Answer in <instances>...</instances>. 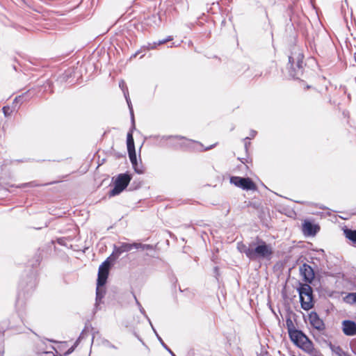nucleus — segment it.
I'll return each instance as SVG.
<instances>
[{
	"label": "nucleus",
	"instance_id": "2f4dec72",
	"mask_svg": "<svg viewBox=\"0 0 356 356\" xmlns=\"http://www.w3.org/2000/svg\"><path fill=\"white\" fill-rule=\"evenodd\" d=\"M341 350V348L339 346L337 347V351Z\"/></svg>",
	"mask_w": 356,
	"mask_h": 356
},
{
	"label": "nucleus",
	"instance_id": "a211bd4d",
	"mask_svg": "<svg viewBox=\"0 0 356 356\" xmlns=\"http://www.w3.org/2000/svg\"><path fill=\"white\" fill-rule=\"evenodd\" d=\"M124 95L125 97L126 101L127 102V104H128L129 110H130V113H131V118H132V122H133V123H134V112H133V108H132L131 103L130 99L129 97L128 92H124Z\"/></svg>",
	"mask_w": 356,
	"mask_h": 356
},
{
	"label": "nucleus",
	"instance_id": "4be33fe9",
	"mask_svg": "<svg viewBox=\"0 0 356 356\" xmlns=\"http://www.w3.org/2000/svg\"><path fill=\"white\" fill-rule=\"evenodd\" d=\"M3 112L4 115H5V116L10 115V108L8 106H4L3 108Z\"/></svg>",
	"mask_w": 356,
	"mask_h": 356
},
{
	"label": "nucleus",
	"instance_id": "f03ea898",
	"mask_svg": "<svg viewBox=\"0 0 356 356\" xmlns=\"http://www.w3.org/2000/svg\"><path fill=\"white\" fill-rule=\"evenodd\" d=\"M286 325L291 340L295 345L307 353H312L314 348L312 341L301 330L296 329L295 325L289 316L286 319Z\"/></svg>",
	"mask_w": 356,
	"mask_h": 356
},
{
	"label": "nucleus",
	"instance_id": "2eb2a0df",
	"mask_svg": "<svg viewBox=\"0 0 356 356\" xmlns=\"http://www.w3.org/2000/svg\"><path fill=\"white\" fill-rule=\"evenodd\" d=\"M127 150L131 151L132 149H135L134 140L133 134H132L131 131H130L127 134Z\"/></svg>",
	"mask_w": 356,
	"mask_h": 356
},
{
	"label": "nucleus",
	"instance_id": "20e7f679",
	"mask_svg": "<svg viewBox=\"0 0 356 356\" xmlns=\"http://www.w3.org/2000/svg\"><path fill=\"white\" fill-rule=\"evenodd\" d=\"M300 296L301 307L304 310H309L314 306L313 303V291L312 287L307 283L301 284L298 288Z\"/></svg>",
	"mask_w": 356,
	"mask_h": 356
},
{
	"label": "nucleus",
	"instance_id": "aec40b11",
	"mask_svg": "<svg viewBox=\"0 0 356 356\" xmlns=\"http://www.w3.org/2000/svg\"><path fill=\"white\" fill-rule=\"evenodd\" d=\"M153 330L154 332H155L158 339L160 341V342L161 343L162 346L172 355V356H176L174 353L165 345V343L163 341L162 339L159 336V334H157L156 331L155 330L154 328H153Z\"/></svg>",
	"mask_w": 356,
	"mask_h": 356
},
{
	"label": "nucleus",
	"instance_id": "9b49d317",
	"mask_svg": "<svg viewBox=\"0 0 356 356\" xmlns=\"http://www.w3.org/2000/svg\"><path fill=\"white\" fill-rule=\"evenodd\" d=\"M341 330L346 336H354L356 334V323L351 320H344L341 323Z\"/></svg>",
	"mask_w": 356,
	"mask_h": 356
},
{
	"label": "nucleus",
	"instance_id": "393cba45",
	"mask_svg": "<svg viewBox=\"0 0 356 356\" xmlns=\"http://www.w3.org/2000/svg\"><path fill=\"white\" fill-rule=\"evenodd\" d=\"M250 137H246V138L244 139V140H245V149H247V148H248V145L250 144V142H248V141H247L248 140H250Z\"/></svg>",
	"mask_w": 356,
	"mask_h": 356
},
{
	"label": "nucleus",
	"instance_id": "f257e3e1",
	"mask_svg": "<svg viewBox=\"0 0 356 356\" xmlns=\"http://www.w3.org/2000/svg\"><path fill=\"white\" fill-rule=\"evenodd\" d=\"M237 249L251 261L270 260L274 253L272 245L259 237L248 245L238 243Z\"/></svg>",
	"mask_w": 356,
	"mask_h": 356
},
{
	"label": "nucleus",
	"instance_id": "412c9836",
	"mask_svg": "<svg viewBox=\"0 0 356 356\" xmlns=\"http://www.w3.org/2000/svg\"><path fill=\"white\" fill-rule=\"evenodd\" d=\"M135 172L138 174H143L145 170H144V168L142 165L139 166L138 164L137 163V165H132Z\"/></svg>",
	"mask_w": 356,
	"mask_h": 356
},
{
	"label": "nucleus",
	"instance_id": "473e14b6",
	"mask_svg": "<svg viewBox=\"0 0 356 356\" xmlns=\"http://www.w3.org/2000/svg\"><path fill=\"white\" fill-rule=\"evenodd\" d=\"M4 353V351L3 350L2 352L0 351V355H3Z\"/></svg>",
	"mask_w": 356,
	"mask_h": 356
},
{
	"label": "nucleus",
	"instance_id": "f8f14e48",
	"mask_svg": "<svg viewBox=\"0 0 356 356\" xmlns=\"http://www.w3.org/2000/svg\"><path fill=\"white\" fill-rule=\"evenodd\" d=\"M317 225L312 224L310 222H305L302 225V231L305 234L307 235H315L318 230Z\"/></svg>",
	"mask_w": 356,
	"mask_h": 356
},
{
	"label": "nucleus",
	"instance_id": "6ab92c4d",
	"mask_svg": "<svg viewBox=\"0 0 356 356\" xmlns=\"http://www.w3.org/2000/svg\"><path fill=\"white\" fill-rule=\"evenodd\" d=\"M346 301L348 303L353 304L356 302V293H350L346 296Z\"/></svg>",
	"mask_w": 356,
	"mask_h": 356
},
{
	"label": "nucleus",
	"instance_id": "5701e85b",
	"mask_svg": "<svg viewBox=\"0 0 356 356\" xmlns=\"http://www.w3.org/2000/svg\"><path fill=\"white\" fill-rule=\"evenodd\" d=\"M119 86H120V87L122 88V90H123V92H128V91H127V88H126V90L124 89V88L126 86V83H125V82H124L123 80H122V81H120V83H119Z\"/></svg>",
	"mask_w": 356,
	"mask_h": 356
},
{
	"label": "nucleus",
	"instance_id": "bb28decb",
	"mask_svg": "<svg viewBox=\"0 0 356 356\" xmlns=\"http://www.w3.org/2000/svg\"><path fill=\"white\" fill-rule=\"evenodd\" d=\"M26 185H29V186H38V184H35V182H30V183L24 184V186H26Z\"/></svg>",
	"mask_w": 356,
	"mask_h": 356
},
{
	"label": "nucleus",
	"instance_id": "dca6fc26",
	"mask_svg": "<svg viewBox=\"0 0 356 356\" xmlns=\"http://www.w3.org/2000/svg\"><path fill=\"white\" fill-rule=\"evenodd\" d=\"M127 151H128L129 159H130V161H131L132 165H137V159H136V150L132 149L131 151V150H127Z\"/></svg>",
	"mask_w": 356,
	"mask_h": 356
},
{
	"label": "nucleus",
	"instance_id": "c85d7f7f",
	"mask_svg": "<svg viewBox=\"0 0 356 356\" xmlns=\"http://www.w3.org/2000/svg\"><path fill=\"white\" fill-rule=\"evenodd\" d=\"M21 99H22V96H19V97H17L15 99V101H19Z\"/></svg>",
	"mask_w": 356,
	"mask_h": 356
},
{
	"label": "nucleus",
	"instance_id": "0eeeda50",
	"mask_svg": "<svg viewBox=\"0 0 356 356\" xmlns=\"http://www.w3.org/2000/svg\"><path fill=\"white\" fill-rule=\"evenodd\" d=\"M133 248L139 249L142 248L143 250H148L151 248L149 245L142 244L140 243H120L119 245L114 247L113 254H115L117 257L120 256L123 252H129Z\"/></svg>",
	"mask_w": 356,
	"mask_h": 356
},
{
	"label": "nucleus",
	"instance_id": "7c9ffc66",
	"mask_svg": "<svg viewBox=\"0 0 356 356\" xmlns=\"http://www.w3.org/2000/svg\"><path fill=\"white\" fill-rule=\"evenodd\" d=\"M341 350V348L339 346L337 347V351Z\"/></svg>",
	"mask_w": 356,
	"mask_h": 356
},
{
	"label": "nucleus",
	"instance_id": "9d476101",
	"mask_svg": "<svg viewBox=\"0 0 356 356\" xmlns=\"http://www.w3.org/2000/svg\"><path fill=\"white\" fill-rule=\"evenodd\" d=\"M300 273L302 276L304 280L309 284L313 282L315 277L314 269L307 264H303L300 267Z\"/></svg>",
	"mask_w": 356,
	"mask_h": 356
},
{
	"label": "nucleus",
	"instance_id": "c756f323",
	"mask_svg": "<svg viewBox=\"0 0 356 356\" xmlns=\"http://www.w3.org/2000/svg\"><path fill=\"white\" fill-rule=\"evenodd\" d=\"M213 147H214V145H211V146H210V147H207V148L205 149V150L210 149H211Z\"/></svg>",
	"mask_w": 356,
	"mask_h": 356
},
{
	"label": "nucleus",
	"instance_id": "39448f33",
	"mask_svg": "<svg viewBox=\"0 0 356 356\" xmlns=\"http://www.w3.org/2000/svg\"><path fill=\"white\" fill-rule=\"evenodd\" d=\"M303 54L300 52H296L289 56V63L291 70L290 75L293 78L298 76L302 73L303 67Z\"/></svg>",
	"mask_w": 356,
	"mask_h": 356
},
{
	"label": "nucleus",
	"instance_id": "4468645a",
	"mask_svg": "<svg viewBox=\"0 0 356 356\" xmlns=\"http://www.w3.org/2000/svg\"><path fill=\"white\" fill-rule=\"evenodd\" d=\"M344 234L346 237L351 241L355 246H356V230L350 229H344Z\"/></svg>",
	"mask_w": 356,
	"mask_h": 356
},
{
	"label": "nucleus",
	"instance_id": "7ed1b4c3",
	"mask_svg": "<svg viewBox=\"0 0 356 356\" xmlns=\"http://www.w3.org/2000/svg\"><path fill=\"white\" fill-rule=\"evenodd\" d=\"M110 268V263L108 260L104 261L99 267L98 277L96 289V301L100 300L104 295V290L102 288L106 282Z\"/></svg>",
	"mask_w": 356,
	"mask_h": 356
},
{
	"label": "nucleus",
	"instance_id": "f3484780",
	"mask_svg": "<svg viewBox=\"0 0 356 356\" xmlns=\"http://www.w3.org/2000/svg\"><path fill=\"white\" fill-rule=\"evenodd\" d=\"M134 298L136 300V302L137 305L138 306V308H139V310H140V313L148 320V321L149 322V323H150V325H151V326H152V327L153 329L154 327H153V325H152V323L150 321V319L148 318V316H147V315L144 308L142 307L140 303L138 302V300H137L136 296H134Z\"/></svg>",
	"mask_w": 356,
	"mask_h": 356
},
{
	"label": "nucleus",
	"instance_id": "72a5a7b5",
	"mask_svg": "<svg viewBox=\"0 0 356 356\" xmlns=\"http://www.w3.org/2000/svg\"><path fill=\"white\" fill-rule=\"evenodd\" d=\"M178 145H179V146H182V145H183V144H179Z\"/></svg>",
	"mask_w": 356,
	"mask_h": 356
},
{
	"label": "nucleus",
	"instance_id": "1a4fd4ad",
	"mask_svg": "<svg viewBox=\"0 0 356 356\" xmlns=\"http://www.w3.org/2000/svg\"><path fill=\"white\" fill-rule=\"evenodd\" d=\"M308 319L311 326L314 329L321 334L325 332L326 329L325 324L316 312H312L308 316Z\"/></svg>",
	"mask_w": 356,
	"mask_h": 356
},
{
	"label": "nucleus",
	"instance_id": "b1692460",
	"mask_svg": "<svg viewBox=\"0 0 356 356\" xmlns=\"http://www.w3.org/2000/svg\"><path fill=\"white\" fill-rule=\"evenodd\" d=\"M168 138H175V139H179V140H183L184 139V137H181V136H168Z\"/></svg>",
	"mask_w": 356,
	"mask_h": 356
},
{
	"label": "nucleus",
	"instance_id": "423d86ee",
	"mask_svg": "<svg viewBox=\"0 0 356 356\" xmlns=\"http://www.w3.org/2000/svg\"><path fill=\"white\" fill-rule=\"evenodd\" d=\"M131 177L128 174H120L114 181V188L108 193L110 197L121 193L129 185Z\"/></svg>",
	"mask_w": 356,
	"mask_h": 356
},
{
	"label": "nucleus",
	"instance_id": "ddd939ff",
	"mask_svg": "<svg viewBox=\"0 0 356 356\" xmlns=\"http://www.w3.org/2000/svg\"><path fill=\"white\" fill-rule=\"evenodd\" d=\"M172 40V36H168L165 39L159 40L158 42H154L152 44L148 43L147 46V49H154L156 48L158 45L163 44L167 42Z\"/></svg>",
	"mask_w": 356,
	"mask_h": 356
},
{
	"label": "nucleus",
	"instance_id": "6e6552de",
	"mask_svg": "<svg viewBox=\"0 0 356 356\" xmlns=\"http://www.w3.org/2000/svg\"><path fill=\"white\" fill-rule=\"evenodd\" d=\"M230 182L243 190H256L255 184L248 177H232Z\"/></svg>",
	"mask_w": 356,
	"mask_h": 356
},
{
	"label": "nucleus",
	"instance_id": "a878e982",
	"mask_svg": "<svg viewBox=\"0 0 356 356\" xmlns=\"http://www.w3.org/2000/svg\"><path fill=\"white\" fill-rule=\"evenodd\" d=\"M256 134H257V131H254V130H252V131H250V138H254V137L256 136Z\"/></svg>",
	"mask_w": 356,
	"mask_h": 356
},
{
	"label": "nucleus",
	"instance_id": "cd10ccee",
	"mask_svg": "<svg viewBox=\"0 0 356 356\" xmlns=\"http://www.w3.org/2000/svg\"><path fill=\"white\" fill-rule=\"evenodd\" d=\"M74 350V347L70 348L66 353V354H70Z\"/></svg>",
	"mask_w": 356,
	"mask_h": 356
}]
</instances>
